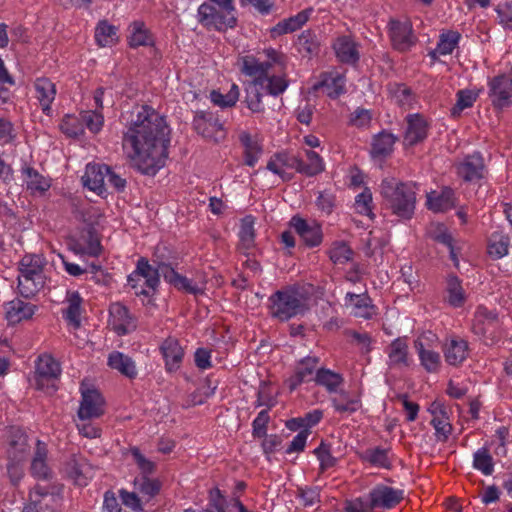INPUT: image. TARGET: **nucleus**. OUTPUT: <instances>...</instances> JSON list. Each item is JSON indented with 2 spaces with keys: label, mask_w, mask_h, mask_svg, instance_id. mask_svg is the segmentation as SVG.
<instances>
[{
  "label": "nucleus",
  "mask_w": 512,
  "mask_h": 512,
  "mask_svg": "<svg viewBox=\"0 0 512 512\" xmlns=\"http://www.w3.org/2000/svg\"><path fill=\"white\" fill-rule=\"evenodd\" d=\"M5 318L10 325H16L22 321L30 320L38 310V307L28 301L15 298L4 305Z\"/></svg>",
  "instance_id": "20"
},
{
  "label": "nucleus",
  "mask_w": 512,
  "mask_h": 512,
  "mask_svg": "<svg viewBox=\"0 0 512 512\" xmlns=\"http://www.w3.org/2000/svg\"><path fill=\"white\" fill-rule=\"evenodd\" d=\"M128 44L131 48L152 46L154 38L143 22L135 21L129 26Z\"/></svg>",
  "instance_id": "45"
},
{
  "label": "nucleus",
  "mask_w": 512,
  "mask_h": 512,
  "mask_svg": "<svg viewBox=\"0 0 512 512\" xmlns=\"http://www.w3.org/2000/svg\"><path fill=\"white\" fill-rule=\"evenodd\" d=\"M117 28L107 21H100L95 28V40L101 47L112 46L117 42Z\"/></svg>",
  "instance_id": "50"
},
{
  "label": "nucleus",
  "mask_w": 512,
  "mask_h": 512,
  "mask_svg": "<svg viewBox=\"0 0 512 512\" xmlns=\"http://www.w3.org/2000/svg\"><path fill=\"white\" fill-rule=\"evenodd\" d=\"M460 34L456 31H448L440 36L436 51L440 55H449L453 52L460 40Z\"/></svg>",
  "instance_id": "59"
},
{
  "label": "nucleus",
  "mask_w": 512,
  "mask_h": 512,
  "mask_svg": "<svg viewBox=\"0 0 512 512\" xmlns=\"http://www.w3.org/2000/svg\"><path fill=\"white\" fill-rule=\"evenodd\" d=\"M43 258L35 255H25L19 263L18 290L19 293L29 298L39 292L45 284L43 274Z\"/></svg>",
  "instance_id": "7"
},
{
  "label": "nucleus",
  "mask_w": 512,
  "mask_h": 512,
  "mask_svg": "<svg viewBox=\"0 0 512 512\" xmlns=\"http://www.w3.org/2000/svg\"><path fill=\"white\" fill-rule=\"evenodd\" d=\"M239 238L240 246L245 252L249 251L254 246L255 231L252 217L248 216L242 220Z\"/></svg>",
  "instance_id": "57"
},
{
  "label": "nucleus",
  "mask_w": 512,
  "mask_h": 512,
  "mask_svg": "<svg viewBox=\"0 0 512 512\" xmlns=\"http://www.w3.org/2000/svg\"><path fill=\"white\" fill-rule=\"evenodd\" d=\"M61 374L60 364L48 354L38 357L36 362L35 381L37 388L44 389L50 386Z\"/></svg>",
  "instance_id": "13"
},
{
  "label": "nucleus",
  "mask_w": 512,
  "mask_h": 512,
  "mask_svg": "<svg viewBox=\"0 0 512 512\" xmlns=\"http://www.w3.org/2000/svg\"><path fill=\"white\" fill-rule=\"evenodd\" d=\"M314 88L322 89L329 97L336 98L345 91V77L338 71L325 73L322 80Z\"/></svg>",
  "instance_id": "38"
},
{
  "label": "nucleus",
  "mask_w": 512,
  "mask_h": 512,
  "mask_svg": "<svg viewBox=\"0 0 512 512\" xmlns=\"http://www.w3.org/2000/svg\"><path fill=\"white\" fill-rule=\"evenodd\" d=\"M369 499L374 509L389 510L397 506L404 499L403 490L387 485H376L369 492Z\"/></svg>",
  "instance_id": "10"
},
{
  "label": "nucleus",
  "mask_w": 512,
  "mask_h": 512,
  "mask_svg": "<svg viewBox=\"0 0 512 512\" xmlns=\"http://www.w3.org/2000/svg\"><path fill=\"white\" fill-rule=\"evenodd\" d=\"M22 180L32 194L45 193L51 186L50 180L41 175L36 169L29 165H24L21 169Z\"/></svg>",
  "instance_id": "34"
},
{
  "label": "nucleus",
  "mask_w": 512,
  "mask_h": 512,
  "mask_svg": "<svg viewBox=\"0 0 512 512\" xmlns=\"http://www.w3.org/2000/svg\"><path fill=\"white\" fill-rule=\"evenodd\" d=\"M443 353L449 365H460L468 356V343L461 338H451L446 342Z\"/></svg>",
  "instance_id": "37"
},
{
  "label": "nucleus",
  "mask_w": 512,
  "mask_h": 512,
  "mask_svg": "<svg viewBox=\"0 0 512 512\" xmlns=\"http://www.w3.org/2000/svg\"><path fill=\"white\" fill-rule=\"evenodd\" d=\"M61 131L68 137L76 138L84 134V124L81 116L67 114L60 124Z\"/></svg>",
  "instance_id": "56"
},
{
  "label": "nucleus",
  "mask_w": 512,
  "mask_h": 512,
  "mask_svg": "<svg viewBox=\"0 0 512 512\" xmlns=\"http://www.w3.org/2000/svg\"><path fill=\"white\" fill-rule=\"evenodd\" d=\"M194 128L203 137L220 142L225 138L223 124L211 114L197 115L194 119Z\"/></svg>",
  "instance_id": "22"
},
{
  "label": "nucleus",
  "mask_w": 512,
  "mask_h": 512,
  "mask_svg": "<svg viewBox=\"0 0 512 512\" xmlns=\"http://www.w3.org/2000/svg\"><path fill=\"white\" fill-rule=\"evenodd\" d=\"M315 383L326 389L329 394L338 393L343 386L344 378L340 373L327 368H319L315 374Z\"/></svg>",
  "instance_id": "43"
},
{
  "label": "nucleus",
  "mask_w": 512,
  "mask_h": 512,
  "mask_svg": "<svg viewBox=\"0 0 512 512\" xmlns=\"http://www.w3.org/2000/svg\"><path fill=\"white\" fill-rule=\"evenodd\" d=\"M9 448L7 451L8 459L26 460L29 453L27 436L20 428L11 427L8 436Z\"/></svg>",
  "instance_id": "28"
},
{
  "label": "nucleus",
  "mask_w": 512,
  "mask_h": 512,
  "mask_svg": "<svg viewBox=\"0 0 512 512\" xmlns=\"http://www.w3.org/2000/svg\"><path fill=\"white\" fill-rule=\"evenodd\" d=\"M509 248V238L502 232L491 234L488 242V254L494 259H500L507 255Z\"/></svg>",
  "instance_id": "52"
},
{
  "label": "nucleus",
  "mask_w": 512,
  "mask_h": 512,
  "mask_svg": "<svg viewBox=\"0 0 512 512\" xmlns=\"http://www.w3.org/2000/svg\"><path fill=\"white\" fill-rule=\"evenodd\" d=\"M328 256L335 265H343L352 260L353 251L349 245L342 240L334 241L329 250Z\"/></svg>",
  "instance_id": "51"
},
{
  "label": "nucleus",
  "mask_w": 512,
  "mask_h": 512,
  "mask_svg": "<svg viewBox=\"0 0 512 512\" xmlns=\"http://www.w3.org/2000/svg\"><path fill=\"white\" fill-rule=\"evenodd\" d=\"M122 147L131 167L155 175L168 158L171 130L164 116L148 105L135 106L124 116Z\"/></svg>",
  "instance_id": "1"
},
{
  "label": "nucleus",
  "mask_w": 512,
  "mask_h": 512,
  "mask_svg": "<svg viewBox=\"0 0 512 512\" xmlns=\"http://www.w3.org/2000/svg\"><path fill=\"white\" fill-rule=\"evenodd\" d=\"M479 96V90L473 89H462L459 90L456 94L457 101L456 104L451 109V114L453 116H459L461 112L473 106L474 102L477 100Z\"/></svg>",
  "instance_id": "53"
},
{
  "label": "nucleus",
  "mask_w": 512,
  "mask_h": 512,
  "mask_svg": "<svg viewBox=\"0 0 512 512\" xmlns=\"http://www.w3.org/2000/svg\"><path fill=\"white\" fill-rule=\"evenodd\" d=\"M414 347L422 367L429 373L438 372L441 366L440 354L436 351L425 348L420 338L415 340Z\"/></svg>",
  "instance_id": "42"
},
{
  "label": "nucleus",
  "mask_w": 512,
  "mask_h": 512,
  "mask_svg": "<svg viewBox=\"0 0 512 512\" xmlns=\"http://www.w3.org/2000/svg\"><path fill=\"white\" fill-rule=\"evenodd\" d=\"M55 502L53 494L37 485L30 492L29 503L24 507L23 512H56Z\"/></svg>",
  "instance_id": "25"
},
{
  "label": "nucleus",
  "mask_w": 512,
  "mask_h": 512,
  "mask_svg": "<svg viewBox=\"0 0 512 512\" xmlns=\"http://www.w3.org/2000/svg\"><path fill=\"white\" fill-rule=\"evenodd\" d=\"M270 421L268 409L261 410L252 422V434L255 438H263L267 433V425Z\"/></svg>",
  "instance_id": "61"
},
{
  "label": "nucleus",
  "mask_w": 512,
  "mask_h": 512,
  "mask_svg": "<svg viewBox=\"0 0 512 512\" xmlns=\"http://www.w3.org/2000/svg\"><path fill=\"white\" fill-rule=\"evenodd\" d=\"M82 400L78 409V418L91 420L104 414V399L96 389H82Z\"/></svg>",
  "instance_id": "11"
},
{
  "label": "nucleus",
  "mask_w": 512,
  "mask_h": 512,
  "mask_svg": "<svg viewBox=\"0 0 512 512\" xmlns=\"http://www.w3.org/2000/svg\"><path fill=\"white\" fill-rule=\"evenodd\" d=\"M80 116L84 124V128L87 127L90 132L96 134L102 129L104 124V116L100 111H82Z\"/></svg>",
  "instance_id": "60"
},
{
  "label": "nucleus",
  "mask_w": 512,
  "mask_h": 512,
  "mask_svg": "<svg viewBox=\"0 0 512 512\" xmlns=\"http://www.w3.org/2000/svg\"><path fill=\"white\" fill-rule=\"evenodd\" d=\"M498 315L494 310L478 306L473 319L472 329L477 335L486 336L498 325Z\"/></svg>",
  "instance_id": "30"
},
{
  "label": "nucleus",
  "mask_w": 512,
  "mask_h": 512,
  "mask_svg": "<svg viewBox=\"0 0 512 512\" xmlns=\"http://www.w3.org/2000/svg\"><path fill=\"white\" fill-rule=\"evenodd\" d=\"M109 315V325L118 335H126L136 329L135 318L121 303H112L109 307Z\"/></svg>",
  "instance_id": "14"
},
{
  "label": "nucleus",
  "mask_w": 512,
  "mask_h": 512,
  "mask_svg": "<svg viewBox=\"0 0 512 512\" xmlns=\"http://www.w3.org/2000/svg\"><path fill=\"white\" fill-rule=\"evenodd\" d=\"M488 97L495 108L512 105V72L498 74L488 80Z\"/></svg>",
  "instance_id": "8"
},
{
  "label": "nucleus",
  "mask_w": 512,
  "mask_h": 512,
  "mask_svg": "<svg viewBox=\"0 0 512 512\" xmlns=\"http://www.w3.org/2000/svg\"><path fill=\"white\" fill-rule=\"evenodd\" d=\"M285 68V55L274 48L264 49L258 57L248 55L242 58L241 71L252 78L246 88V103L252 112L264 110V92L277 97L286 91L289 82L284 72Z\"/></svg>",
  "instance_id": "2"
},
{
  "label": "nucleus",
  "mask_w": 512,
  "mask_h": 512,
  "mask_svg": "<svg viewBox=\"0 0 512 512\" xmlns=\"http://www.w3.org/2000/svg\"><path fill=\"white\" fill-rule=\"evenodd\" d=\"M407 127L404 134V144L414 146L427 138L429 124L420 114H409L406 117Z\"/></svg>",
  "instance_id": "23"
},
{
  "label": "nucleus",
  "mask_w": 512,
  "mask_h": 512,
  "mask_svg": "<svg viewBox=\"0 0 512 512\" xmlns=\"http://www.w3.org/2000/svg\"><path fill=\"white\" fill-rule=\"evenodd\" d=\"M154 257L153 262L157 264L156 267L142 257L137 261L136 269L128 276V284L135 290L136 295L149 296L150 290L154 292L160 284V275L163 276L164 267L162 266H169L158 257L157 253Z\"/></svg>",
  "instance_id": "6"
},
{
  "label": "nucleus",
  "mask_w": 512,
  "mask_h": 512,
  "mask_svg": "<svg viewBox=\"0 0 512 512\" xmlns=\"http://www.w3.org/2000/svg\"><path fill=\"white\" fill-rule=\"evenodd\" d=\"M290 226L308 247H316L321 244L323 233L318 223L308 222L299 216H294L290 220Z\"/></svg>",
  "instance_id": "16"
},
{
  "label": "nucleus",
  "mask_w": 512,
  "mask_h": 512,
  "mask_svg": "<svg viewBox=\"0 0 512 512\" xmlns=\"http://www.w3.org/2000/svg\"><path fill=\"white\" fill-rule=\"evenodd\" d=\"M319 358L316 356H307L297 362L294 374L286 380V385L290 391H294L302 383L314 381L318 368Z\"/></svg>",
  "instance_id": "12"
},
{
  "label": "nucleus",
  "mask_w": 512,
  "mask_h": 512,
  "mask_svg": "<svg viewBox=\"0 0 512 512\" xmlns=\"http://www.w3.org/2000/svg\"><path fill=\"white\" fill-rule=\"evenodd\" d=\"M63 470L66 476L79 486H86L89 479L94 476L92 465L75 455L66 461Z\"/></svg>",
  "instance_id": "19"
},
{
  "label": "nucleus",
  "mask_w": 512,
  "mask_h": 512,
  "mask_svg": "<svg viewBox=\"0 0 512 512\" xmlns=\"http://www.w3.org/2000/svg\"><path fill=\"white\" fill-rule=\"evenodd\" d=\"M388 35L392 47L400 52L409 51L417 42L409 19H391L388 23Z\"/></svg>",
  "instance_id": "9"
},
{
  "label": "nucleus",
  "mask_w": 512,
  "mask_h": 512,
  "mask_svg": "<svg viewBox=\"0 0 512 512\" xmlns=\"http://www.w3.org/2000/svg\"><path fill=\"white\" fill-rule=\"evenodd\" d=\"M360 458L362 461L367 462L377 468L390 469L392 466L390 450L386 448H368L361 453Z\"/></svg>",
  "instance_id": "46"
},
{
  "label": "nucleus",
  "mask_w": 512,
  "mask_h": 512,
  "mask_svg": "<svg viewBox=\"0 0 512 512\" xmlns=\"http://www.w3.org/2000/svg\"><path fill=\"white\" fill-rule=\"evenodd\" d=\"M133 484V492L120 490L122 503L134 512H148L147 506L160 493L161 481L156 478L140 475L134 479Z\"/></svg>",
  "instance_id": "5"
},
{
  "label": "nucleus",
  "mask_w": 512,
  "mask_h": 512,
  "mask_svg": "<svg viewBox=\"0 0 512 512\" xmlns=\"http://www.w3.org/2000/svg\"><path fill=\"white\" fill-rule=\"evenodd\" d=\"M299 173L307 177H313L325 170L323 158L312 149H302L298 153Z\"/></svg>",
  "instance_id": "27"
},
{
  "label": "nucleus",
  "mask_w": 512,
  "mask_h": 512,
  "mask_svg": "<svg viewBox=\"0 0 512 512\" xmlns=\"http://www.w3.org/2000/svg\"><path fill=\"white\" fill-rule=\"evenodd\" d=\"M473 467L488 476L494 471V461L486 447L478 449L473 456Z\"/></svg>",
  "instance_id": "55"
},
{
  "label": "nucleus",
  "mask_w": 512,
  "mask_h": 512,
  "mask_svg": "<svg viewBox=\"0 0 512 512\" xmlns=\"http://www.w3.org/2000/svg\"><path fill=\"white\" fill-rule=\"evenodd\" d=\"M312 12L311 8L305 9L292 17L280 21L271 29L272 35L280 36L296 31L308 21Z\"/></svg>",
  "instance_id": "40"
},
{
  "label": "nucleus",
  "mask_w": 512,
  "mask_h": 512,
  "mask_svg": "<svg viewBox=\"0 0 512 512\" xmlns=\"http://www.w3.org/2000/svg\"><path fill=\"white\" fill-rule=\"evenodd\" d=\"M70 249L79 255L97 257L102 252V246L97 233L89 228L83 231L79 237L72 239Z\"/></svg>",
  "instance_id": "21"
},
{
  "label": "nucleus",
  "mask_w": 512,
  "mask_h": 512,
  "mask_svg": "<svg viewBox=\"0 0 512 512\" xmlns=\"http://www.w3.org/2000/svg\"><path fill=\"white\" fill-rule=\"evenodd\" d=\"M337 59L346 64L354 65L360 59V44L351 35H340L332 44Z\"/></svg>",
  "instance_id": "18"
},
{
  "label": "nucleus",
  "mask_w": 512,
  "mask_h": 512,
  "mask_svg": "<svg viewBox=\"0 0 512 512\" xmlns=\"http://www.w3.org/2000/svg\"><path fill=\"white\" fill-rule=\"evenodd\" d=\"M163 267L164 280L169 284L173 285L176 289L185 291L193 295H201L204 293V283H202L201 285H199L198 283H193L187 277L176 272L170 265Z\"/></svg>",
  "instance_id": "29"
},
{
  "label": "nucleus",
  "mask_w": 512,
  "mask_h": 512,
  "mask_svg": "<svg viewBox=\"0 0 512 512\" xmlns=\"http://www.w3.org/2000/svg\"><path fill=\"white\" fill-rule=\"evenodd\" d=\"M34 89L35 98L38 100L42 112L50 115L51 105L57 94L55 84L48 78H37L34 82Z\"/></svg>",
  "instance_id": "26"
},
{
  "label": "nucleus",
  "mask_w": 512,
  "mask_h": 512,
  "mask_svg": "<svg viewBox=\"0 0 512 512\" xmlns=\"http://www.w3.org/2000/svg\"><path fill=\"white\" fill-rule=\"evenodd\" d=\"M345 512H373L371 499L356 498L345 503Z\"/></svg>",
  "instance_id": "64"
},
{
  "label": "nucleus",
  "mask_w": 512,
  "mask_h": 512,
  "mask_svg": "<svg viewBox=\"0 0 512 512\" xmlns=\"http://www.w3.org/2000/svg\"><path fill=\"white\" fill-rule=\"evenodd\" d=\"M167 371L173 372L180 368L184 357V349L176 338H167L160 347Z\"/></svg>",
  "instance_id": "31"
},
{
  "label": "nucleus",
  "mask_w": 512,
  "mask_h": 512,
  "mask_svg": "<svg viewBox=\"0 0 512 512\" xmlns=\"http://www.w3.org/2000/svg\"><path fill=\"white\" fill-rule=\"evenodd\" d=\"M239 94V87L236 84H232L226 94L213 90L210 94V99L213 104L221 108H229L237 103Z\"/></svg>",
  "instance_id": "54"
},
{
  "label": "nucleus",
  "mask_w": 512,
  "mask_h": 512,
  "mask_svg": "<svg viewBox=\"0 0 512 512\" xmlns=\"http://www.w3.org/2000/svg\"><path fill=\"white\" fill-rule=\"evenodd\" d=\"M495 11L498 23L503 28L512 30V1L498 4Z\"/></svg>",
  "instance_id": "62"
},
{
  "label": "nucleus",
  "mask_w": 512,
  "mask_h": 512,
  "mask_svg": "<svg viewBox=\"0 0 512 512\" xmlns=\"http://www.w3.org/2000/svg\"><path fill=\"white\" fill-rule=\"evenodd\" d=\"M445 301L454 308H460L465 304L467 294L462 281L454 274L446 278Z\"/></svg>",
  "instance_id": "36"
},
{
  "label": "nucleus",
  "mask_w": 512,
  "mask_h": 512,
  "mask_svg": "<svg viewBox=\"0 0 512 512\" xmlns=\"http://www.w3.org/2000/svg\"><path fill=\"white\" fill-rule=\"evenodd\" d=\"M388 364L390 367L403 368L410 365L409 346L406 338L399 337L388 347Z\"/></svg>",
  "instance_id": "32"
},
{
  "label": "nucleus",
  "mask_w": 512,
  "mask_h": 512,
  "mask_svg": "<svg viewBox=\"0 0 512 512\" xmlns=\"http://www.w3.org/2000/svg\"><path fill=\"white\" fill-rule=\"evenodd\" d=\"M345 306L350 314L357 318L371 319L377 314V308L371 298L366 294L347 292L344 298Z\"/></svg>",
  "instance_id": "17"
},
{
  "label": "nucleus",
  "mask_w": 512,
  "mask_h": 512,
  "mask_svg": "<svg viewBox=\"0 0 512 512\" xmlns=\"http://www.w3.org/2000/svg\"><path fill=\"white\" fill-rule=\"evenodd\" d=\"M107 364L111 369L118 371L129 379H135L138 375L135 361L122 352L112 351L108 355Z\"/></svg>",
  "instance_id": "35"
},
{
  "label": "nucleus",
  "mask_w": 512,
  "mask_h": 512,
  "mask_svg": "<svg viewBox=\"0 0 512 512\" xmlns=\"http://www.w3.org/2000/svg\"><path fill=\"white\" fill-rule=\"evenodd\" d=\"M355 209L359 214L370 216L372 214V194L365 189L355 199Z\"/></svg>",
  "instance_id": "63"
},
{
  "label": "nucleus",
  "mask_w": 512,
  "mask_h": 512,
  "mask_svg": "<svg viewBox=\"0 0 512 512\" xmlns=\"http://www.w3.org/2000/svg\"><path fill=\"white\" fill-rule=\"evenodd\" d=\"M416 184L387 177L380 184V193L387 209L401 220H410L415 212Z\"/></svg>",
  "instance_id": "4"
},
{
  "label": "nucleus",
  "mask_w": 512,
  "mask_h": 512,
  "mask_svg": "<svg viewBox=\"0 0 512 512\" xmlns=\"http://www.w3.org/2000/svg\"><path fill=\"white\" fill-rule=\"evenodd\" d=\"M239 140L245 149V164L250 167L255 166L262 153V148L257 138L247 131H242L239 134Z\"/></svg>",
  "instance_id": "47"
},
{
  "label": "nucleus",
  "mask_w": 512,
  "mask_h": 512,
  "mask_svg": "<svg viewBox=\"0 0 512 512\" xmlns=\"http://www.w3.org/2000/svg\"><path fill=\"white\" fill-rule=\"evenodd\" d=\"M30 472L37 479L46 480L51 476L50 467L47 464V447L46 444L37 441L36 451L32 458Z\"/></svg>",
  "instance_id": "39"
},
{
  "label": "nucleus",
  "mask_w": 512,
  "mask_h": 512,
  "mask_svg": "<svg viewBox=\"0 0 512 512\" xmlns=\"http://www.w3.org/2000/svg\"><path fill=\"white\" fill-rule=\"evenodd\" d=\"M314 454L319 461L321 472H325L337 464V458L332 455L330 446L324 442H321L314 450Z\"/></svg>",
  "instance_id": "58"
},
{
  "label": "nucleus",
  "mask_w": 512,
  "mask_h": 512,
  "mask_svg": "<svg viewBox=\"0 0 512 512\" xmlns=\"http://www.w3.org/2000/svg\"><path fill=\"white\" fill-rule=\"evenodd\" d=\"M109 166L104 164H87L82 177L83 184L91 191L102 195L106 192V177Z\"/></svg>",
  "instance_id": "24"
},
{
  "label": "nucleus",
  "mask_w": 512,
  "mask_h": 512,
  "mask_svg": "<svg viewBox=\"0 0 512 512\" xmlns=\"http://www.w3.org/2000/svg\"><path fill=\"white\" fill-rule=\"evenodd\" d=\"M456 170L458 176L464 181H478L484 177L486 172L484 159L478 152L467 155L456 165Z\"/></svg>",
  "instance_id": "15"
},
{
  "label": "nucleus",
  "mask_w": 512,
  "mask_h": 512,
  "mask_svg": "<svg viewBox=\"0 0 512 512\" xmlns=\"http://www.w3.org/2000/svg\"><path fill=\"white\" fill-rule=\"evenodd\" d=\"M197 16L198 21L204 26L218 27L225 24L226 26L233 27L236 24V19L233 16H222L214 6L208 3H203L199 6Z\"/></svg>",
  "instance_id": "33"
},
{
  "label": "nucleus",
  "mask_w": 512,
  "mask_h": 512,
  "mask_svg": "<svg viewBox=\"0 0 512 512\" xmlns=\"http://www.w3.org/2000/svg\"><path fill=\"white\" fill-rule=\"evenodd\" d=\"M66 300L68 306L64 312V317L74 328H78L81 320L82 298L77 291H68Z\"/></svg>",
  "instance_id": "49"
},
{
  "label": "nucleus",
  "mask_w": 512,
  "mask_h": 512,
  "mask_svg": "<svg viewBox=\"0 0 512 512\" xmlns=\"http://www.w3.org/2000/svg\"><path fill=\"white\" fill-rule=\"evenodd\" d=\"M397 137L392 133L382 131L375 135L371 145V155L373 158H385L393 151Z\"/></svg>",
  "instance_id": "44"
},
{
  "label": "nucleus",
  "mask_w": 512,
  "mask_h": 512,
  "mask_svg": "<svg viewBox=\"0 0 512 512\" xmlns=\"http://www.w3.org/2000/svg\"><path fill=\"white\" fill-rule=\"evenodd\" d=\"M426 204L433 212H445L455 205L454 191L446 187L440 193L431 192L427 195Z\"/></svg>",
  "instance_id": "41"
},
{
  "label": "nucleus",
  "mask_w": 512,
  "mask_h": 512,
  "mask_svg": "<svg viewBox=\"0 0 512 512\" xmlns=\"http://www.w3.org/2000/svg\"><path fill=\"white\" fill-rule=\"evenodd\" d=\"M337 396L331 399L333 408L339 413H354L361 407V400L358 396L351 397L343 389H339Z\"/></svg>",
  "instance_id": "48"
},
{
  "label": "nucleus",
  "mask_w": 512,
  "mask_h": 512,
  "mask_svg": "<svg viewBox=\"0 0 512 512\" xmlns=\"http://www.w3.org/2000/svg\"><path fill=\"white\" fill-rule=\"evenodd\" d=\"M310 285H290L273 293L269 301L272 317L287 321L305 313L309 308Z\"/></svg>",
  "instance_id": "3"
}]
</instances>
